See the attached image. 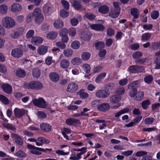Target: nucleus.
I'll use <instances>...</instances> for the list:
<instances>
[{
	"label": "nucleus",
	"instance_id": "57",
	"mask_svg": "<svg viewBox=\"0 0 160 160\" xmlns=\"http://www.w3.org/2000/svg\"><path fill=\"white\" fill-rule=\"evenodd\" d=\"M153 79V78L151 75H148L145 77L144 78L145 82L148 83H151Z\"/></svg>",
	"mask_w": 160,
	"mask_h": 160
},
{
	"label": "nucleus",
	"instance_id": "53",
	"mask_svg": "<svg viewBox=\"0 0 160 160\" xmlns=\"http://www.w3.org/2000/svg\"><path fill=\"white\" fill-rule=\"evenodd\" d=\"M154 119L152 118H145L144 122L146 124L149 125L151 124L154 121Z\"/></svg>",
	"mask_w": 160,
	"mask_h": 160
},
{
	"label": "nucleus",
	"instance_id": "47",
	"mask_svg": "<svg viewBox=\"0 0 160 160\" xmlns=\"http://www.w3.org/2000/svg\"><path fill=\"white\" fill-rule=\"evenodd\" d=\"M22 63L27 66L28 68H30L31 66L32 62L28 59H24L22 61Z\"/></svg>",
	"mask_w": 160,
	"mask_h": 160
},
{
	"label": "nucleus",
	"instance_id": "60",
	"mask_svg": "<svg viewBox=\"0 0 160 160\" xmlns=\"http://www.w3.org/2000/svg\"><path fill=\"white\" fill-rule=\"evenodd\" d=\"M148 152L145 151H140L137 152L135 154L137 157L143 156L147 155Z\"/></svg>",
	"mask_w": 160,
	"mask_h": 160
},
{
	"label": "nucleus",
	"instance_id": "33",
	"mask_svg": "<svg viewBox=\"0 0 160 160\" xmlns=\"http://www.w3.org/2000/svg\"><path fill=\"white\" fill-rule=\"evenodd\" d=\"M106 75V73L105 72H102L99 74L95 79L96 82L97 83H99L105 77Z\"/></svg>",
	"mask_w": 160,
	"mask_h": 160
},
{
	"label": "nucleus",
	"instance_id": "13",
	"mask_svg": "<svg viewBox=\"0 0 160 160\" xmlns=\"http://www.w3.org/2000/svg\"><path fill=\"white\" fill-rule=\"evenodd\" d=\"M11 137L14 138L16 142L19 145H22L23 144V142L21 137L17 134L12 133L11 134Z\"/></svg>",
	"mask_w": 160,
	"mask_h": 160
},
{
	"label": "nucleus",
	"instance_id": "56",
	"mask_svg": "<svg viewBox=\"0 0 160 160\" xmlns=\"http://www.w3.org/2000/svg\"><path fill=\"white\" fill-rule=\"evenodd\" d=\"M125 92V89L123 87L118 88L116 91V93L119 95L123 94Z\"/></svg>",
	"mask_w": 160,
	"mask_h": 160
},
{
	"label": "nucleus",
	"instance_id": "42",
	"mask_svg": "<svg viewBox=\"0 0 160 160\" xmlns=\"http://www.w3.org/2000/svg\"><path fill=\"white\" fill-rule=\"evenodd\" d=\"M10 37L11 38L13 39H17L20 37L15 30L12 31L10 34Z\"/></svg>",
	"mask_w": 160,
	"mask_h": 160
},
{
	"label": "nucleus",
	"instance_id": "34",
	"mask_svg": "<svg viewBox=\"0 0 160 160\" xmlns=\"http://www.w3.org/2000/svg\"><path fill=\"white\" fill-rule=\"evenodd\" d=\"M80 43L79 41L75 40L73 41L71 45V48L73 49H76L79 48L80 46Z\"/></svg>",
	"mask_w": 160,
	"mask_h": 160
},
{
	"label": "nucleus",
	"instance_id": "3",
	"mask_svg": "<svg viewBox=\"0 0 160 160\" xmlns=\"http://www.w3.org/2000/svg\"><path fill=\"white\" fill-rule=\"evenodd\" d=\"M120 96L118 95H115L111 97L109 99L110 102L114 105L112 107L113 108H116L119 107L121 104L119 103L121 100Z\"/></svg>",
	"mask_w": 160,
	"mask_h": 160
},
{
	"label": "nucleus",
	"instance_id": "14",
	"mask_svg": "<svg viewBox=\"0 0 160 160\" xmlns=\"http://www.w3.org/2000/svg\"><path fill=\"white\" fill-rule=\"evenodd\" d=\"M14 113L16 117L20 118L24 114L25 112L23 109L16 108L14 109Z\"/></svg>",
	"mask_w": 160,
	"mask_h": 160
},
{
	"label": "nucleus",
	"instance_id": "4",
	"mask_svg": "<svg viewBox=\"0 0 160 160\" xmlns=\"http://www.w3.org/2000/svg\"><path fill=\"white\" fill-rule=\"evenodd\" d=\"M32 102L35 106L40 108H45L48 106V104L42 98H39L38 99H34Z\"/></svg>",
	"mask_w": 160,
	"mask_h": 160
},
{
	"label": "nucleus",
	"instance_id": "44",
	"mask_svg": "<svg viewBox=\"0 0 160 160\" xmlns=\"http://www.w3.org/2000/svg\"><path fill=\"white\" fill-rule=\"evenodd\" d=\"M64 43L62 42L59 41L56 42L55 43V45L60 49H65L66 47V45Z\"/></svg>",
	"mask_w": 160,
	"mask_h": 160
},
{
	"label": "nucleus",
	"instance_id": "45",
	"mask_svg": "<svg viewBox=\"0 0 160 160\" xmlns=\"http://www.w3.org/2000/svg\"><path fill=\"white\" fill-rule=\"evenodd\" d=\"M105 44L104 42H100L96 43L95 47L97 49L99 50L103 48Z\"/></svg>",
	"mask_w": 160,
	"mask_h": 160
},
{
	"label": "nucleus",
	"instance_id": "25",
	"mask_svg": "<svg viewBox=\"0 0 160 160\" xmlns=\"http://www.w3.org/2000/svg\"><path fill=\"white\" fill-rule=\"evenodd\" d=\"M32 42L35 45H38L41 44L42 43L43 39L42 38L39 37H34L32 38Z\"/></svg>",
	"mask_w": 160,
	"mask_h": 160
},
{
	"label": "nucleus",
	"instance_id": "27",
	"mask_svg": "<svg viewBox=\"0 0 160 160\" xmlns=\"http://www.w3.org/2000/svg\"><path fill=\"white\" fill-rule=\"evenodd\" d=\"M120 9H118L112 10L110 14V16L113 18H117L120 13Z\"/></svg>",
	"mask_w": 160,
	"mask_h": 160
},
{
	"label": "nucleus",
	"instance_id": "20",
	"mask_svg": "<svg viewBox=\"0 0 160 160\" xmlns=\"http://www.w3.org/2000/svg\"><path fill=\"white\" fill-rule=\"evenodd\" d=\"M70 62L68 60L66 59H62L60 62V66L62 68H68L69 66Z\"/></svg>",
	"mask_w": 160,
	"mask_h": 160
},
{
	"label": "nucleus",
	"instance_id": "9",
	"mask_svg": "<svg viewBox=\"0 0 160 160\" xmlns=\"http://www.w3.org/2000/svg\"><path fill=\"white\" fill-rule=\"evenodd\" d=\"M95 95L98 98H104L108 97L109 93L105 90H99L96 92Z\"/></svg>",
	"mask_w": 160,
	"mask_h": 160
},
{
	"label": "nucleus",
	"instance_id": "29",
	"mask_svg": "<svg viewBox=\"0 0 160 160\" xmlns=\"http://www.w3.org/2000/svg\"><path fill=\"white\" fill-rule=\"evenodd\" d=\"M79 120L75 119L73 118H70L67 119L66 121V123L68 125H72L75 123H78Z\"/></svg>",
	"mask_w": 160,
	"mask_h": 160
},
{
	"label": "nucleus",
	"instance_id": "38",
	"mask_svg": "<svg viewBox=\"0 0 160 160\" xmlns=\"http://www.w3.org/2000/svg\"><path fill=\"white\" fill-rule=\"evenodd\" d=\"M16 75L18 77L23 78L26 75V72L24 70H18L16 72Z\"/></svg>",
	"mask_w": 160,
	"mask_h": 160
},
{
	"label": "nucleus",
	"instance_id": "50",
	"mask_svg": "<svg viewBox=\"0 0 160 160\" xmlns=\"http://www.w3.org/2000/svg\"><path fill=\"white\" fill-rule=\"evenodd\" d=\"M82 68L84 71L87 73H89L90 71V67L89 64H85L83 65Z\"/></svg>",
	"mask_w": 160,
	"mask_h": 160
},
{
	"label": "nucleus",
	"instance_id": "23",
	"mask_svg": "<svg viewBox=\"0 0 160 160\" xmlns=\"http://www.w3.org/2000/svg\"><path fill=\"white\" fill-rule=\"evenodd\" d=\"M63 22L62 21L59 19L55 21L53 23L54 27L57 29H60L63 26Z\"/></svg>",
	"mask_w": 160,
	"mask_h": 160
},
{
	"label": "nucleus",
	"instance_id": "8",
	"mask_svg": "<svg viewBox=\"0 0 160 160\" xmlns=\"http://www.w3.org/2000/svg\"><path fill=\"white\" fill-rule=\"evenodd\" d=\"M78 84L73 82L68 85L66 91L69 93H74L78 90Z\"/></svg>",
	"mask_w": 160,
	"mask_h": 160
},
{
	"label": "nucleus",
	"instance_id": "28",
	"mask_svg": "<svg viewBox=\"0 0 160 160\" xmlns=\"http://www.w3.org/2000/svg\"><path fill=\"white\" fill-rule=\"evenodd\" d=\"M72 6L74 8L77 10H80L82 6L81 2L77 0H73Z\"/></svg>",
	"mask_w": 160,
	"mask_h": 160
},
{
	"label": "nucleus",
	"instance_id": "21",
	"mask_svg": "<svg viewBox=\"0 0 160 160\" xmlns=\"http://www.w3.org/2000/svg\"><path fill=\"white\" fill-rule=\"evenodd\" d=\"M72 131L68 128H64L61 130L62 133L64 138L67 140L69 139L68 136L67 134H70L71 133Z\"/></svg>",
	"mask_w": 160,
	"mask_h": 160
},
{
	"label": "nucleus",
	"instance_id": "39",
	"mask_svg": "<svg viewBox=\"0 0 160 160\" xmlns=\"http://www.w3.org/2000/svg\"><path fill=\"white\" fill-rule=\"evenodd\" d=\"M82 60L78 57H76L73 58L71 61V63L74 65L79 64L82 62Z\"/></svg>",
	"mask_w": 160,
	"mask_h": 160
},
{
	"label": "nucleus",
	"instance_id": "6",
	"mask_svg": "<svg viewBox=\"0 0 160 160\" xmlns=\"http://www.w3.org/2000/svg\"><path fill=\"white\" fill-rule=\"evenodd\" d=\"M42 87V83L38 81H33L28 83L27 88L33 90H39L41 89Z\"/></svg>",
	"mask_w": 160,
	"mask_h": 160
},
{
	"label": "nucleus",
	"instance_id": "12",
	"mask_svg": "<svg viewBox=\"0 0 160 160\" xmlns=\"http://www.w3.org/2000/svg\"><path fill=\"white\" fill-rule=\"evenodd\" d=\"M1 87L4 92L7 94H10L12 91V86L8 84L3 83Z\"/></svg>",
	"mask_w": 160,
	"mask_h": 160
},
{
	"label": "nucleus",
	"instance_id": "30",
	"mask_svg": "<svg viewBox=\"0 0 160 160\" xmlns=\"http://www.w3.org/2000/svg\"><path fill=\"white\" fill-rule=\"evenodd\" d=\"M144 93L143 91H139L137 93L135 99L138 101H141L144 98Z\"/></svg>",
	"mask_w": 160,
	"mask_h": 160
},
{
	"label": "nucleus",
	"instance_id": "58",
	"mask_svg": "<svg viewBox=\"0 0 160 160\" xmlns=\"http://www.w3.org/2000/svg\"><path fill=\"white\" fill-rule=\"evenodd\" d=\"M150 34L148 33H145L143 34L142 37V40L146 41L148 40L151 37Z\"/></svg>",
	"mask_w": 160,
	"mask_h": 160
},
{
	"label": "nucleus",
	"instance_id": "59",
	"mask_svg": "<svg viewBox=\"0 0 160 160\" xmlns=\"http://www.w3.org/2000/svg\"><path fill=\"white\" fill-rule=\"evenodd\" d=\"M61 2L63 7L66 9L68 10L69 8V4L68 1L63 0L61 1Z\"/></svg>",
	"mask_w": 160,
	"mask_h": 160
},
{
	"label": "nucleus",
	"instance_id": "43",
	"mask_svg": "<svg viewBox=\"0 0 160 160\" xmlns=\"http://www.w3.org/2000/svg\"><path fill=\"white\" fill-rule=\"evenodd\" d=\"M159 16V13L158 11H154L151 13V17L153 19H157L158 18Z\"/></svg>",
	"mask_w": 160,
	"mask_h": 160
},
{
	"label": "nucleus",
	"instance_id": "63",
	"mask_svg": "<svg viewBox=\"0 0 160 160\" xmlns=\"http://www.w3.org/2000/svg\"><path fill=\"white\" fill-rule=\"evenodd\" d=\"M128 80L127 78H124L118 81V84L121 86H124L126 85L128 82Z\"/></svg>",
	"mask_w": 160,
	"mask_h": 160
},
{
	"label": "nucleus",
	"instance_id": "55",
	"mask_svg": "<svg viewBox=\"0 0 160 160\" xmlns=\"http://www.w3.org/2000/svg\"><path fill=\"white\" fill-rule=\"evenodd\" d=\"M15 155L16 156L20 158L25 157L26 156V154L25 153L21 151H19L16 153Z\"/></svg>",
	"mask_w": 160,
	"mask_h": 160
},
{
	"label": "nucleus",
	"instance_id": "35",
	"mask_svg": "<svg viewBox=\"0 0 160 160\" xmlns=\"http://www.w3.org/2000/svg\"><path fill=\"white\" fill-rule=\"evenodd\" d=\"M73 53L72 50L69 48L67 49L64 50L63 52L64 55L67 57H71Z\"/></svg>",
	"mask_w": 160,
	"mask_h": 160
},
{
	"label": "nucleus",
	"instance_id": "37",
	"mask_svg": "<svg viewBox=\"0 0 160 160\" xmlns=\"http://www.w3.org/2000/svg\"><path fill=\"white\" fill-rule=\"evenodd\" d=\"M151 104L150 101L149 100H147L142 102L141 106L142 108L144 109H146L148 108V106Z\"/></svg>",
	"mask_w": 160,
	"mask_h": 160
},
{
	"label": "nucleus",
	"instance_id": "52",
	"mask_svg": "<svg viewBox=\"0 0 160 160\" xmlns=\"http://www.w3.org/2000/svg\"><path fill=\"white\" fill-rule=\"evenodd\" d=\"M0 100L5 104H7L8 103V99L2 95H0Z\"/></svg>",
	"mask_w": 160,
	"mask_h": 160
},
{
	"label": "nucleus",
	"instance_id": "49",
	"mask_svg": "<svg viewBox=\"0 0 160 160\" xmlns=\"http://www.w3.org/2000/svg\"><path fill=\"white\" fill-rule=\"evenodd\" d=\"M139 84V82L137 81H136L129 84L128 85V88L129 89H131L132 88L138 87Z\"/></svg>",
	"mask_w": 160,
	"mask_h": 160
},
{
	"label": "nucleus",
	"instance_id": "36",
	"mask_svg": "<svg viewBox=\"0 0 160 160\" xmlns=\"http://www.w3.org/2000/svg\"><path fill=\"white\" fill-rule=\"evenodd\" d=\"M82 59L84 61L88 60L91 57L90 53L88 52H83L81 56Z\"/></svg>",
	"mask_w": 160,
	"mask_h": 160
},
{
	"label": "nucleus",
	"instance_id": "15",
	"mask_svg": "<svg viewBox=\"0 0 160 160\" xmlns=\"http://www.w3.org/2000/svg\"><path fill=\"white\" fill-rule=\"evenodd\" d=\"M90 27L92 29L98 31H102L105 29L104 26L101 24H91Z\"/></svg>",
	"mask_w": 160,
	"mask_h": 160
},
{
	"label": "nucleus",
	"instance_id": "11",
	"mask_svg": "<svg viewBox=\"0 0 160 160\" xmlns=\"http://www.w3.org/2000/svg\"><path fill=\"white\" fill-rule=\"evenodd\" d=\"M22 9V6L17 2L13 3L11 7V11L14 13L21 12Z\"/></svg>",
	"mask_w": 160,
	"mask_h": 160
},
{
	"label": "nucleus",
	"instance_id": "31",
	"mask_svg": "<svg viewBox=\"0 0 160 160\" xmlns=\"http://www.w3.org/2000/svg\"><path fill=\"white\" fill-rule=\"evenodd\" d=\"M130 12L131 15L133 16L134 18L137 19L138 18L139 12L137 8H132L131 9Z\"/></svg>",
	"mask_w": 160,
	"mask_h": 160
},
{
	"label": "nucleus",
	"instance_id": "64",
	"mask_svg": "<svg viewBox=\"0 0 160 160\" xmlns=\"http://www.w3.org/2000/svg\"><path fill=\"white\" fill-rule=\"evenodd\" d=\"M16 31L19 36L20 37L24 33V29L23 28L20 27L18 28Z\"/></svg>",
	"mask_w": 160,
	"mask_h": 160
},
{
	"label": "nucleus",
	"instance_id": "54",
	"mask_svg": "<svg viewBox=\"0 0 160 160\" xmlns=\"http://www.w3.org/2000/svg\"><path fill=\"white\" fill-rule=\"evenodd\" d=\"M137 66H131L128 68V70L130 73H137Z\"/></svg>",
	"mask_w": 160,
	"mask_h": 160
},
{
	"label": "nucleus",
	"instance_id": "61",
	"mask_svg": "<svg viewBox=\"0 0 160 160\" xmlns=\"http://www.w3.org/2000/svg\"><path fill=\"white\" fill-rule=\"evenodd\" d=\"M55 153L59 155L62 156H65L68 155L69 154V152H65L63 150H58L55 151Z\"/></svg>",
	"mask_w": 160,
	"mask_h": 160
},
{
	"label": "nucleus",
	"instance_id": "5",
	"mask_svg": "<svg viewBox=\"0 0 160 160\" xmlns=\"http://www.w3.org/2000/svg\"><path fill=\"white\" fill-rule=\"evenodd\" d=\"M27 147L30 150V152L34 155H40L42 154V153L38 151L46 152V151L44 149L36 147L31 144H28L27 145Z\"/></svg>",
	"mask_w": 160,
	"mask_h": 160
},
{
	"label": "nucleus",
	"instance_id": "48",
	"mask_svg": "<svg viewBox=\"0 0 160 160\" xmlns=\"http://www.w3.org/2000/svg\"><path fill=\"white\" fill-rule=\"evenodd\" d=\"M22 63L27 66L28 68H30L31 66L32 62L28 59H24L22 61Z\"/></svg>",
	"mask_w": 160,
	"mask_h": 160
},
{
	"label": "nucleus",
	"instance_id": "16",
	"mask_svg": "<svg viewBox=\"0 0 160 160\" xmlns=\"http://www.w3.org/2000/svg\"><path fill=\"white\" fill-rule=\"evenodd\" d=\"M50 79L54 82H57L59 79V76L57 73L52 72L49 74Z\"/></svg>",
	"mask_w": 160,
	"mask_h": 160
},
{
	"label": "nucleus",
	"instance_id": "2",
	"mask_svg": "<svg viewBox=\"0 0 160 160\" xmlns=\"http://www.w3.org/2000/svg\"><path fill=\"white\" fill-rule=\"evenodd\" d=\"M34 17L36 23L38 24H40L44 20L43 16L40 8H37L34 10Z\"/></svg>",
	"mask_w": 160,
	"mask_h": 160
},
{
	"label": "nucleus",
	"instance_id": "17",
	"mask_svg": "<svg viewBox=\"0 0 160 160\" xmlns=\"http://www.w3.org/2000/svg\"><path fill=\"white\" fill-rule=\"evenodd\" d=\"M41 129L44 131L48 132L51 130V126L48 124L46 123H42L40 125Z\"/></svg>",
	"mask_w": 160,
	"mask_h": 160
},
{
	"label": "nucleus",
	"instance_id": "24",
	"mask_svg": "<svg viewBox=\"0 0 160 160\" xmlns=\"http://www.w3.org/2000/svg\"><path fill=\"white\" fill-rule=\"evenodd\" d=\"M52 5L49 3H46L44 5L43 8L44 13L45 14H48L51 12L52 10Z\"/></svg>",
	"mask_w": 160,
	"mask_h": 160
},
{
	"label": "nucleus",
	"instance_id": "22",
	"mask_svg": "<svg viewBox=\"0 0 160 160\" xmlns=\"http://www.w3.org/2000/svg\"><path fill=\"white\" fill-rule=\"evenodd\" d=\"M77 94L79 95L80 98L82 99H85L88 97V94L83 89H81L77 92Z\"/></svg>",
	"mask_w": 160,
	"mask_h": 160
},
{
	"label": "nucleus",
	"instance_id": "10",
	"mask_svg": "<svg viewBox=\"0 0 160 160\" xmlns=\"http://www.w3.org/2000/svg\"><path fill=\"white\" fill-rule=\"evenodd\" d=\"M110 108V106L107 103H104L98 105L97 109L99 111L105 112L108 111Z\"/></svg>",
	"mask_w": 160,
	"mask_h": 160
},
{
	"label": "nucleus",
	"instance_id": "32",
	"mask_svg": "<svg viewBox=\"0 0 160 160\" xmlns=\"http://www.w3.org/2000/svg\"><path fill=\"white\" fill-rule=\"evenodd\" d=\"M32 75L34 78H39L41 75L40 70L38 68L34 69L32 71Z\"/></svg>",
	"mask_w": 160,
	"mask_h": 160
},
{
	"label": "nucleus",
	"instance_id": "18",
	"mask_svg": "<svg viewBox=\"0 0 160 160\" xmlns=\"http://www.w3.org/2000/svg\"><path fill=\"white\" fill-rule=\"evenodd\" d=\"M48 50L47 46L41 45L39 47L37 50V53L40 55H42L46 53Z\"/></svg>",
	"mask_w": 160,
	"mask_h": 160
},
{
	"label": "nucleus",
	"instance_id": "46",
	"mask_svg": "<svg viewBox=\"0 0 160 160\" xmlns=\"http://www.w3.org/2000/svg\"><path fill=\"white\" fill-rule=\"evenodd\" d=\"M142 53L139 51H137L134 52L132 55V58L135 59L140 58L142 57Z\"/></svg>",
	"mask_w": 160,
	"mask_h": 160
},
{
	"label": "nucleus",
	"instance_id": "51",
	"mask_svg": "<svg viewBox=\"0 0 160 160\" xmlns=\"http://www.w3.org/2000/svg\"><path fill=\"white\" fill-rule=\"evenodd\" d=\"M76 34V30L75 28H70L69 31V34L71 37L75 36Z\"/></svg>",
	"mask_w": 160,
	"mask_h": 160
},
{
	"label": "nucleus",
	"instance_id": "40",
	"mask_svg": "<svg viewBox=\"0 0 160 160\" xmlns=\"http://www.w3.org/2000/svg\"><path fill=\"white\" fill-rule=\"evenodd\" d=\"M8 10V7L5 4H2L0 6V12L2 14L6 13Z\"/></svg>",
	"mask_w": 160,
	"mask_h": 160
},
{
	"label": "nucleus",
	"instance_id": "62",
	"mask_svg": "<svg viewBox=\"0 0 160 160\" xmlns=\"http://www.w3.org/2000/svg\"><path fill=\"white\" fill-rule=\"evenodd\" d=\"M60 15L62 17L66 18L68 16V12L64 9H62L60 11Z\"/></svg>",
	"mask_w": 160,
	"mask_h": 160
},
{
	"label": "nucleus",
	"instance_id": "41",
	"mask_svg": "<svg viewBox=\"0 0 160 160\" xmlns=\"http://www.w3.org/2000/svg\"><path fill=\"white\" fill-rule=\"evenodd\" d=\"M37 115L38 118L40 119H43L46 118V114L44 112L39 111L37 112Z\"/></svg>",
	"mask_w": 160,
	"mask_h": 160
},
{
	"label": "nucleus",
	"instance_id": "26",
	"mask_svg": "<svg viewBox=\"0 0 160 160\" xmlns=\"http://www.w3.org/2000/svg\"><path fill=\"white\" fill-rule=\"evenodd\" d=\"M109 7L106 5H102L98 9V12L102 14H106L109 11Z\"/></svg>",
	"mask_w": 160,
	"mask_h": 160
},
{
	"label": "nucleus",
	"instance_id": "19",
	"mask_svg": "<svg viewBox=\"0 0 160 160\" xmlns=\"http://www.w3.org/2000/svg\"><path fill=\"white\" fill-rule=\"evenodd\" d=\"M58 35V33L57 32L51 31L47 33L46 37L48 39L54 40L57 38Z\"/></svg>",
	"mask_w": 160,
	"mask_h": 160
},
{
	"label": "nucleus",
	"instance_id": "1",
	"mask_svg": "<svg viewBox=\"0 0 160 160\" xmlns=\"http://www.w3.org/2000/svg\"><path fill=\"white\" fill-rule=\"evenodd\" d=\"M2 22L3 26L6 28L10 29L16 25L15 21L10 17H6L3 18Z\"/></svg>",
	"mask_w": 160,
	"mask_h": 160
},
{
	"label": "nucleus",
	"instance_id": "7",
	"mask_svg": "<svg viewBox=\"0 0 160 160\" xmlns=\"http://www.w3.org/2000/svg\"><path fill=\"white\" fill-rule=\"evenodd\" d=\"M23 53L22 49L16 48L12 49L11 52V55L12 57L15 58H19L23 55Z\"/></svg>",
	"mask_w": 160,
	"mask_h": 160
}]
</instances>
